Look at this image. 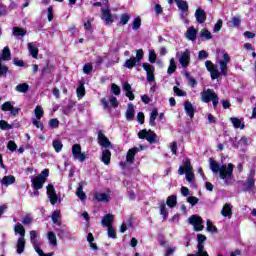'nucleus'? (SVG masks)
Masks as SVG:
<instances>
[{"instance_id":"f257e3e1","label":"nucleus","mask_w":256,"mask_h":256,"mask_svg":"<svg viewBox=\"0 0 256 256\" xmlns=\"http://www.w3.org/2000/svg\"><path fill=\"white\" fill-rule=\"evenodd\" d=\"M230 63H231V57L227 52H223L222 57L218 59L220 71H219V68H217V65H215L210 60H207L205 62V67L207 71H209L211 79L215 80V79H219L221 75H224V77H227V73L229 71V67L227 65Z\"/></svg>"},{"instance_id":"f03ea898","label":"nucleus","mask_w":256,"mask_h":256,"mask_svg":"<svg viewBox=\"0 0 256 256\" xmlns=\"http://www.w3.org/2000/svg\"><path fill=\"white\" fill-rule=\"evenodd\" d=\"M209 163L212 173L218 175L225 185H231L233 183V169L235 167L233 164L229 163L221 166L213 159H210Z\"/></svg>"},{"instance_id":"7ed1b4c3","label":"nucleus","mask_w":256,"mask_h":256,"mask_svg":"<svg viewBox=\"0 0 256 256\" xmlns=\"http://www.w3.org/2000/svg\"><path fill=\"white\" fill-rule=\"evenodd\" d=\"M180 175H186V181L190 184L195 182V174L193 173V166H191V161L186 160L183 166L178 169Z\"/></svg>"},{"instance_id":"20e7f679","label":"nucleus","mask_w":256,"mask_h":256,"mask_svg":"<svg viewBox=\"0 0 256 256\" xmlns=\"http://www.w3.org/2000/svg\"><path fill=\"white\" fill-rule=\"evenodd\" d=\"M39 232L32 230L30 231V241L32 246L34 247V250L39 256H53V252L45 254L43 250L41 249V242L39 241Z\"/></svg>"},{"instance_id":"39448f33","label":"nucleus","mask_w":256,"mask_h":256,"mask_svg":"<svg viewBox=\"0 0 256 256\" xmlns=\"http://www.w3.org/2000/svg\"><path fill=\"white\" fill-rule=\"evenodd\" d=\"M47 177H49V169H44L38 176H35L31 179L32 187L36 191L43 189V185H45Z\"/></svg>"},{"instance_id":"423d86ee","label":"nucleus","mask_w":256,"mask_h":256,"mask_svg":"<svg viewBox=\"0 0 256 256\" xmlns=\"http://www.w3.org/2000/svg\"><path fill=\"white\" fill-rule=\"evenodd\" d=\"M201 99L203 103H211L212 101L213 107H217V105H219V97L212 89H207L201 92Z\"/></svg>"},{"instance_id":"0eeeda50","label":"nucleus","mask_w":256,"mask_h":256,"mask_svg":"<svg viewBox=\"0 0 256 256\" xmlns=\"http://www.w3.org/2000/svg\"><path fill=\"white\" fill-rule=\"evenodd\" d=\"M138 137L139 139H146V141H148V143H155L157 141V134H155V132L151 131V130H141L138 133Z\"/></svg>"},{"instance_id":"6e6552de","label":"nucleus","mask_w":256,"mask_h":256,"mask_svg":"<svg viewBox=\"0 0 256 256\" xmlns=\"http://www.w3.org/2000/svg\"><path fill=\"white\" fill-rule=\"evenodd\" d=\"M1 111L9 112L13 117L19 115V108L15 107V102L6 101L0 107Z\"/></svg>"},{"instance_id":"1a4fd4ad","label":"nucleus","mask_w":256,"mask_h":256,"mask_svg":"<svg viewBox=\"0 0 256 256\" xmlns=\"http://www.w3.org/2000/svg\"><path fill=\"white\" fill-rule=\"evenodd\" d=\"M189 223L194 227V231H203V218L198 215H192L189 218Z\"/></svg>"},{"instance_id":"9d476101","label":"nucleus","mask_w":256,"mask_h":256,"mask_svg":"<svg viewBox=\"0 0 256 256\" xmlns=\"http://www.w3.org/2000/svg\"><path fill=\"white\" fill-rule=\"evenodd\" d=\"M72 155L74 159H76L77 161H80V163H83V161L87 159V156L85 155V153L81 152V145L79 144H74L72 146Z\"/></svg>"},{"instance_id":"9b49d317","label":"nucleus","mask_w":256,"mask_h":256,"mask_svg":"<svg viewBox=\"0 0 256 256\" xmlns=\"http://www.w3.org/2000/svg\"><path fill=\"white\" fill-rule=\"evenodd\" d=\"M197 241H198V256H209L207 251L203 250L205 247V241H207V236L203 234L197 235Z\"/></svg>"},{"instance_id":"f8f14e48","label":"nucleus","mask_w":256,"mask_h":256,"mask_svg":"<svg viewBox=\"0 0 256 256\" xmlns=\"http://www.w3.org/2000/svg\"><path fill=\"white\" fill-rule=\"evenodd\" d=\"M178 9L181 11V18L183 21H187V12L189 11V4L187 1L175 0Z\"/></svg>"},{"instance_id":"ddd939ff","label":"nucleus","mask_w":256,"mask_h":256,"mask_svg":"<svg viewBox=\"0 0 256 256\" xmlns=\"http://www.w3.org/2000/svg\"><path fill=\"white\" fill-rule=\"evenodd\" d=\"M142 67L146 71L147 81L153 83L155 81V67L149 63H143Z\"/></svg>"},{"instance_id":"4468645a","label":"nucleus","mask_w":256,"mask_h":256,"mask_svg":"<svg viewBox=\"0 0 256 256\" xmlns=\"http://www.w3.org/2000/svg\"><path fill=\"white\" fill-rule=\"evenodd\" d=\"M94 199H96V201L99 203H109L111 201V192H96L94 193Z\"/></svg>"},{"instance_id":"2eb2a0df","label":"nucleus","mask_w":256,"mask_h":256,"mask_svg":"<svg viewBox=\"0 0 256 256\" xmlns=\"http://www.w3.org/2000/svg\"><path fill=\"white\" fill-rule=\"evenodd\" d=\"M47 196L50 200L51 205H55L57 201H59V198L57 197V193L55 192V187L53 184H49L47 186Z\"/></svg>"},{"instance_id":"dca6fc26","label":"nucleus","mask_w":256,"mask_h":256,"mask_svg":"<svg viewBox=\"0 0 256 256\" xmlns=\"http://www.w3.org/2000/svg\"><path fill=\"white\" fill-rule=\"evenodd\" d=\"M102 17L101 19L106 22L107 25H111L113 23V15L111 14V9H109V6H106L105 8H102Z\"/></svg>"},{"instance_id":"f3484780","label":"nucleus","mask_w":256,"mask_h":256,"mask_svg":"<svg viewBox=\"0 0 256 256\" xmlns=\"http://www.w3.org/2000/svg\"><path fill=\"white\" fill-rule=\"evenodd\" d=\"M143 150H145V146H140V148H131L126 155L127 163H133V161H135V155L137 154V152Z\"/></svg>"},{"instance_id":"a211bd4d","label":"nucleus","mask_w":256,"mask_h":256,"mask_svg":"<svg viewBox=\"0 0 256 256\" xmlns=\"http://www.w3.org/2000/svg\"><path fill=\"white\" fill-rule=\"evenodd\" d=\"M98 143L101 147H104L105 149L109 147L110 149L113 148V146L111 145V141H109V138H107V136H105V134L101 132L98 134Z\"/></svg>"},{"instance_id":"6ab92c4d","label":"nucleus","mask_w":256,"mask_h":256,"mask_svg":"<svg viewBox=\"0 0 256 256\" xmlns=\"http://www.w3.org/2000/svg\"><path fill=\"white\" fill-rule=\"evenodd\" d=\"M191 61V52L189 50H185L179 58V63L182 67H187L189 62Z\"/></svg>"},{"instance_id":"aec40b11","label":"nucleus","mask_w":256,"mask_h":256,"mask_svg":"<svg viewBox=\"0 0 256 256\" xmlns=\"http://www.w3.org/2000/svg\"><path fill=\"white\" fill-rule=\"evenodd\" d=\"M220 213L222 217H227L228 219H231L233 215V205L229 203L224 204Z\"/></svg>"},{"instance_id":"412c9836","label":"nucleus","mask_w":256,"mask_h":256,"mask_svg":"<svg viewBox=\"0 0 256 256\" xmlns=\"http://www.w3.org/2000/svg\"><path fill=\"white\" fill-rule=\"evenodd\" d=\"M197 29L195 27H188L185 33V37L188 41H197Z\"/></svg>"},{"instance_id":"4be33fe9","label":"nucleus","mask_w":256,"mask_h":256,"mask_svg":"<svg viewBox=\"0 0 256 256\" xmlns=\"http://www.w3.org/2000/svg\"><path fill=\"white\" fill-rule=\"evenodd\" d=\"M27 49L31 57H33V59H37V56L39 55V48L37 47V44L30 42L27 44Z\"/></svg>"},{"instance_id":"5701e85b","label":"nucleus","mask_w":256,"mask_h":256,"mask_svg":"<svg viewBox=\"0 0 256 256\" xmlns=\"http://www.w3.org/2000/svg\"><path fill=\"white\" fill-rule=\"evenodd\" d=\"M184 110L186 112V115H188L190 119H193V117H195V107H193V104H191V102H184Z\"/></svg>"},{"instance_id":"b1692460","label":"nucleus","mask_w":256,"mask_h":256,"mask_svg":"<svg viewBox=\"0 0 256 256\" xmlns=\"http://www.w3.org/2000/svg\"><path fill=\"white\" fill-rule=\"evenodd\" d=\"M16 252L18 253V255H23V253H25V238H18L16 244Z\"/></svg>"},{"instance_id":"393cba45","label":"nucleus","mask_w":256,"mask_h":256,"mask_svg":"<svg viewBox=\"0 0 256 256\" xmlns=\"http://www.w3.org/2000/svg\"><path fill=\"white\" fill-rule=\"evenodd\" d=\"M195 17L198 23H205L207 14L205 13V10L198 8L195 12Z\"/></svg>"},{"instance_id":"a878e982","label":"nucleus","mask_w":256,"mask_h":256,"mask_svg":"<svg viewBox=\"0 0 256 256\" xmlns=\"http://www.w3.org/2000/svg\"><path fill=\"white\" fill-rule=\"evenodd\" d=\"M122 88L126 93V97H128V99H130V101H133V99H135V95L133 94V91L131 90V84L124 82L122 84Z\"/></svg>"},{"instance_id":"bb28decb","label":"nucleus","mask_w":256,"mask_h":256,"mask_svg":"<svg viewBox=\"0 0 256 256\" xmlns=\"http://www.w3.org/2000/svg\"><path fill=\"white\" fill-rule=\"evenodd\" d=\"M230 121L234 127V129H245V122L243 119L232 117Z\"/></svg>"},{"instance_id":"cd10ccee","label":"nucleus","mask_w":256,"mask_h":256,"mask_svg":"<svg viewBox=\"0 0 256 256\" xmlns=\"http://www.w3.org/2000/svg\"><path fill=\"white\" fill-rule=\"evenodd\" d=\"M114 219H115V216H113V214H106L103 217L101 224L103 225V227H113L111 223H113Z\"/></svg>"},{"instance_id":"c85d7f7f","label":"nucleus","mask_w":256,"mask_h":256,"mask_svg":"<svg viewBox=\"0 0 256 256\" xmlns=\"http://www.w3.org/2000/svg\"><path fill=\"white\" fill-rule=\"evenodd\" d=\"M1 185H4V187H9V185H13L15 183V176L9 175V176H4L0 180Z\"/></svg>"},{"instance_id":"c756f323","label":"nucleus","mask_w":256,"mask_h":256,"mask_svg":"<svg viewBox=\"0 0 256 256\" xmlns=\"http://www.w3.org/2000/svg\"><path fill=\"white\" fill-rule=\"evenodd\" d=\"M126 119L127 121H133V119H135V106H133V104H128Z\"/></svg>"},{"instance_id":"7c9ffc66","label":"nucleus","mask_w":256,"mask_h":256,"mask_svg":"<svg viewBox=\"0 0 256 256\" xmlns=\"http://www.w3.org/2000/svg\"><path fill=\"white\" fill-rule=\"evenodd\" d=\"M101 161H103L104 165H109L111 163V151L103 150Z\"/></svg>"},{"instance_id":"2f4dec72","label":"nucleus","mask_w":256,"mask_h":256,"mask_svg":"<svg viewBox=\"0 0 256 256\" xmlns=\"http://www.w3.org/2000/svg\"><path fill=\"white\" fill-rule=\"evenodd\" d=\"M12 33L15 37H25V35H27V30L20 27H14Z\"/></svg>"},{"instance_id":"473e14b6","label":"nucleus","mask_w":256,"mask_h":256,"mask_svg":"<svg viewBox=\"0 0 256 256\" xmlns=\"http://www.w3.org/2000/svg\"><path fill=\"white\" fill-rule=\"evenodd\" d=\"M0 57H1V62L2 61H9L11 59V50H9V47H7V46L4 47Z\"/></svg>"},{"instance_id":"72a5a7b5","label":"nucleus","mask_w":256,"mask_h":256,"mask_svg":"<svg viewBox=\"0 0 256 256\" xmlns=\"http://www.w3.org/2000/svg\"><path fill=\"white\" fill-rule=\"evenodd\" d=\"M47 239L52 247H57V235L54 232H48Z\"/></svg>"},{"instance_id":"f704fd0d","label":"nucleus","mask_w":256,"mask_h":256,"mask_svg":"<svg viewBox=\"0 0 256 256\" xmlns=\"http://www.w3.org/2000/svg\"><path fill=\"white\" fill-rule=\"evenodd\" d=\"M199 37H201L202 39H206V41H209L210 39H213V34H211L206 28H203L200 31Z\"/></svg>"},{"instance_id":"c9c22d12","label":"nucleus","mask_w":256,"mask_h":256,"mask_svg":"<svg viewBox=\"0 0 256 256\" xmlns=\"http://www.w3.org/2000/svg\"><path fill=\"white\" fill-rule=\"evenodd\" d=\"M228 27H239L241 25V17L234 16L232 20L227 23Z\"/></svg>"},{"instance_id":"e433bc0d","label":"nucleus","mask_w":256,"mask_h":256,"mask_svg":"<svg viewBox=\"0 0 256 256\" xmlns=\"http://www.w3.org/2000/svg\"><path fill=\"white\" fill-rule=\"evenodd\" d=\"M166 205L173 209L177 205V196L176 195H171L167 198L166 200Z\"/></svg>"},{"instance_id":"4c0bfd02","label":"nucleus","mask_w":256,"mask_h":256,"mask_svg":"<svg viewBox=\"0 0 256 256\" xmlns=\"http://www.w3.org/2000/svg\"><path fill=\"white\" fill-rule=\"evenodd\" d=\"M15 235L25 238V228L21 224H16L14 227Z\"/></svg>"},{"instance_id":"58836bf2","label":"nucleus","mask_w":256,"mask_h":256,"mask_svg":"<svg viewBox=\"0 0 256 256\" xmlns=\"http://www.w3.org/2000/svg\"><path fill=\"white\" fill-rule=\"evenodd\" d=\"M76 195L78 198H80L81 201H85L87 199V195L83 191V185L79 184Z\"/></svg>"},{"instance_id":"ea45409f","label":"nucleus","mask_w":256,"mask_h":256,"mask_svg":"<svg viewBox=\"0 0 256 256\" xmlns=\"http://www.w3.org/2000/svg\"><path fill=\"white\" fill-rule=\"evenodd\" d=\"M175 71H177V65L175 64V59L171 58L167 73H168V75H173V73H175Z\"/></svg>"},{"instance_id":"a19ab883","label":"nucleus","mask_w":256,"mask_h":256,"mask_svg":"<svg viewBox=\"0 0 256 256\" xmlns=\"http://www.w3.org/2000/svg\"><path fill=\"white\" fill-rule=\"evenodd\" d=\"M16 91L18 93H27L29 91V84L27 83L18 84L16 86Z\"/></svg>"},{"instance_id":"79ce46f5","label":"nucleus","mask_w":256,"mask_h":256,"mask_svg":"<svg viewBox=\"0 0 256 256\" xmlns=\"http://www.w3.org/2000/svg\"><path fill=\"white\" fill-rule=\"evenodd\" d=\"M176 252H177V247H175L173 245H168L166 247L164 256H173V255H175Z\"/></svg>"},{"instance_id":"37998d69","label":"nucleus","mask_w":256,"mask_h":256,"mask_svg":"<svg viewBox=\"0 0 256 256\" xmlns=\"http://www.w3.org/2000/svg\"><path fill=\"white\" fill-rule=\"evenodd\" d=\"M159 115V111L157 109H154L151 114H150V120H149V125L151 127H155V119H157V116Z\"/></svg>"},{"instance_id":"c03bdc74","label":"nucleus","mask_w":256,"mask_h":256,"mask_svg":"<svg viewBox=\"0 0 256 256\" xmlns=\"http://www.w3.org/2000/svg\"><path fill=\"white\" fill-rule=\"evenodd\" d=\"M60 219H61V212L54 211L52 213V221H53V223H55V225H61Z\"/></svg>"},{"instance_id":"a18cd8bd","label":"nucleus","mask_w":256,"mask_h":256,"mask_svg":"<svg viewBox=\"0 0 256 256\" xmlns=\"http://www.w3.org/2000/svg\"><path fill=\"white\" fill-rule=\"evenodd\" d=\"M148 61L149 63H155L157 61V53L155 52V50H148Z\"/></svg>"},{"instance_id":"49530a36","label":"nucleus","mask_w":256,"mask_h":256,"mask_svg":"<svg viewBox=\"0 0 256 256\" xmlns=\"http://www.w3.org/2000/svg\"><path fill=\"white\" fill-rule=\"evenodd\" d=\"M137 63L138 62L135 61V57H132L125 61L124 67H126L127 69H133V67H135V65H137Z\"/></svg>"},{"instance_id":"de8ad7c7","label":"nucleus","mask_w":256,"mask_h":256,"mask_svg":"<svg viewBox=\"0 0 256 256\" xmlns=\"http://www.w3.org/2000/svg\"><path fill=\"white\" fill-rule=\"evenodd\" d=\"M76 93L78 99H83V97H85V86L83 84H80L76 89Z\"/></svg>"},{"instance_id":"09e8293b","label":"nucleus","mask_w":256,"mask_h":256,"mask_svg":"<svg viewBox=\"0 0 256 256\" xmlns=\"http://www.w3.org/2000/svg\"><path fill=\"white\" fill-rule=\"evenodd\" d=\"M87 241L90 244L91 249H93L94 251H97V244L93 243V241H95V238L93 237L92 233L88 234Z\"/></svg>"},{"instance_id":"8fccbe9b","label":"nucleus","mask_w":256,"mask_h":256,"mask_svg":"<svg viewBox=\"0 0 256 256\" xmlns=\"http://www.w3.org/2000/svg\"><path fill=\"white\" fill-rule=\"evenodd\" d=\"M131 227H133V224L131 223L130 220L122 223L120 227V233H125V231H127V229H131Z\"/></svg>"},{"instance_id":"3c124183","label":"nucleus","mask_w":256,"mask_h":256,"mask_svg":"<svg viewBox=\"0 0 256 256\" xmlns=\"http://www.w3.org/2000/svg\"><path fill=\"white\" fill-rule=\"evenodd\" d=\"M0 129L2 131H9V129H13V126L5 120H0Z\"/></svg>"},{"instance_id":"603ef678","label":"nucleus","mask_w":256,"mask_h":256,"mask_svg":"<svg viewBox=\"0 0 256 256\" xmlns=\"http://www.w3.org/2000/svg\"><path fill=\"white\" fill-rule=\"evenodd\" d=\"M131 19V16L127 13H124L120 17V25H127L129 23V20Z\"/></svg>"},{"instance_id":"864d4df0","label":"nucleus","mask_w":256,"mask_h":256,"mask_svg":"<svg viewBox=\"0 0 256 256\" xmlns=\"http://www.w3.org/2000/svg\"><path fill=\"white\" fill-rule=\"evenodd\" d=\"M160 214L164 217V219H167V215H169V212L167 211V205L165 202H162L160 204Z\"/></svg>"},{"instance_id":"5fc2aeb1","label":"nucleus","mask_w":256,"mask_h":256,"mask_svg":"<svg viewBox=\"0 0 256 256\" xmlns=\"http://www.w3.org/2000/svg\"><path fill=\"white\" fill-rule=\"evenodd\" d=\"M141 28V18L140 17H137L133 20L132 22V29L134 31H137Z\"/></svg>"},{"instance_id":"6e6d98bb","label":"nucleus","mask_w":256,"mask_h":256,"mask_svg":"<svg viewBox=\"0 0 256 256\" xmlns=\"http://www.w3.org/2000/svg\"><path fill=\"white\" fill-rule=\"evenodd\" d=\"M43 107L41 106H36L35 110H34V115L36 117V119H41V117H43Z\"/></svg>"},{"instance_id":"4d7b16f0","label":"nucleus","mask_w":256,"mask_h":256,"mask_svg":"<svg viewBox=\"0 0 256 256\" xmlns=\"http://www.w3.org/2000/svg\"><path fill=\"white\" fill-rule=\"evenodd\" d=\"M173 91H174L175 95H177V97H187V92L183 91L182 89H180L177 86H175L173 88Z\"/></svg>"},{"instance_id":"13d9d810","label":"nucleus","mask_w":256,"mask_h":256,"mask_svg":"<svg viewBox=\"0 0 256 256\" xmlns=\"http://www.w3.org/2000/svg\"><path fill=\"white\" fill-rule=\"evenodd\" d=\"M223 28V20L219 19L213 28V33H219Z\"/></svg>"},{"instance_id":"bf43d9fd","label":"nucleus","mask_w":256,"mask_h":256,"mask_svg":"<svg viewBox=\"0 0 256 256\" xmlns=\"http://www.w3.org/2000/svg\"><path fill=\"white\" fill-rule=\"evenodd\" d=\"M52 145L56 153H59L61 149H63V143H61L59 140H54Z\"/></svg>"},{"instance_id":"052dcab7","label":"nucleus","mask_w":256,"mask_h":256,"mask_svg":"<svg viewBox=\"0 0 256 256\" xmlns=\"http://www.w3.org/2000/svg\"><path fill=\"white\" fill-rule=\"evenodd\" d=\"M206 225H207V231H209V233H217V227L213 225V222L208 220Z\"/></svg>"},{"instance_id":"680f3d73","label":"nucleus","mask_w":256,"mask_h":256,"mask_svg":"<svg viewBox=\"0 0 256 256\" xmlns=\"http://www.w3.org/2000/svg\"><path fill=\"white\" fill-rule=\"evenodd\" d=\"M111 92L113 95H121V88L117 84L113 83L111 84Z\"/></svg>"},{"instance_id":"e2e57ef3","label":"nucleus","mask_w":256,"mask_h":256,"mask_svg":"<svg viewBox=\"0 0 256 256\" xmlns=\"http://www.w3.org/2000/svg\"><path fill=\"white\" fill-rule=\"evenodd\" d=\"M143 55H145V53L143 52V49L136 50V57H134L135 61L138 63H141V59H143Z\"/></svg>"},{"instance_id":"0e129e2a","label":"nucleus","mask_w":256,"mask_h":256,"mask_svg":"<svg viewBox=\"0 0 256 256\" xmlns=\"http://www.w3.org/2000/svg\"><path fill=\"white\" fill-rule=\"evenodd\" d=\"M7 71H9V67H7L6 65H3L0 57V77H3V75H7Z\"/></svg>"},{"instance_id":"69168bd1","label":"nucleus","mask_w":256,"mask_h":256,"mask_svg":"<svg viewBox=\"0 0 256 256\" xmlns=\"http://www.w3.org/2000/svg\"><path fill=\"white\" fill-rule=\"evenodd\" d=\"M187 203H190V205H192V207H195V205H197V203H199V198H197L195 196H189L187 198Z\"/></svg>"},{"instance_id":"338daca9","label":"nucleus","mask_w":256,"mask_h":256,"mask_svg":"<svg viewBox=\"0 0 256 256\" xmlns=\"http://www.w3.org/2000/svg\"><path fill=\"white\" fill-rule=\"evenodd\" d=\"M107 229H108V237H110L111 239H116L117 232H115V229L113 228V226H109L107 227Z\"/></svg>"},{"instance_id":"774afa93","label":"nucleus","mask_w":256,"mask_h":256,"mask_svg":"<svg viewBox=\"0 0 256 256\" xmlns=\"http://www.w3.org/2000/svg\"><path fill=\"white\" fill-rule=\"evenodd\" d=\"M7 149L12 152L17 151V144L15 143V141L10 140L7 144Z\"/></svg>"}]
</instances>
